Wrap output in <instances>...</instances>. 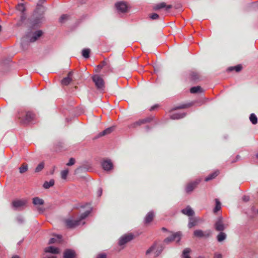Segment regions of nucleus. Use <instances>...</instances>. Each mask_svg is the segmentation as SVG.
Wrapping results in <instances>:
<instances>
[{"label":"nucleus","mask_w":258,"mask_h":258,"mask_svg":"<svg viewBox=\"0 0 258 258\" xmlns=\"http://www.w3.org/2000/svg\"><path fill=\"white\" fill-rule=\"evenodd\" d=\"M18 118L22 123L28 124L34 120L35 114L30 111H28L25 113L23 112L19 113Z\"/></svg>","instance_id":"obj_1"},{"label":"nucleus","mask_w":258,"mask_h":258,"mask_svg":"<svg viewBox=\"0 0 258 258\" xmlns=\"http://www.w3.org/2000/svg\"><path fill=\"white\" fill-rule=\"evenodd\" d=\"M92 80L97 89L101 90L104 89L105 87L104 82L101 76L98 75H95L92 77Z\"/></svg>","instance_id":"obj_2"},{"label":"nucleus","mask_w":258,"mask_h":258,"mask_svg":"<svg viewBox=\"0 0 258 258\" xmlns=\"http://www.w3.org/2000/svg\"><path fill=\"white\" fill-rule=\"evenodd\" d=\"M163 249V248L161 245L157 247V244L154 243L146 251V254L148 255L151 252H154L155 256L157 257L162 252Z\"/></svg>","instance_id":"obj_3"},{"label":"nucleus","mask_w":258,"mask_h":258,"mask_svg":"<svg viewBox=\"0 0 258 258\" xmlns=\"http://www.w3.org/2000/svg\"><path fill=\"white\" fill-rule=\"evenodd\" d=\"M181 235V233L180 232L174 233L172 234L171 236L166 238L164 241L166 243H168L173 241H176L178 242L180 240Z\"/></svg>","instance_id":"obj_4"},{"label":"nucleus","mask_w":258,"mask_h":258,"mask_svg":"<svg viewBox=\"0 0 258 258\" xmlns=\"http://www.w3.org/2000/svg\"><path fill=\"white\" fill-rule=\"evenodd\" d=\"M195 236L199 238H208L211 235V231L210 230L203 231L202 230H196L194 232Z\"/></svg>","instance_id":"obj_5"},{"label":"nucleus","mask_w":258,"mask_h":258,"mask_svg":"<svg viewBox=\"0 0 258 258\" xmlns=\"http://www.w3.org/2000/svg\"><path fill=\"white\" fill-rule=\"evenodd\" d=\"M200 180H197L195 181L188 183L185 187V191L187 194L191 193L197 186L200 183Z\"/></svg>","instance_id":"obj_6"},{"label":"nucleus","mask_w":258,"mask_h":258,"mask_svg":"<svg viewBox=\"0 0 258 258\" xmlns=\"http://www.w3.org/2000/svg\"><path fill=\"white\" fill-rule=\"evenodd\" d=\"M152 119V118L151 117H147L146 118L139 119V120L132 123L130 125V127L136 128L142 124L150 122Z\"/></svg>","instance_id":"obj_7"},{"label":"nucleus","mask_w":258,"mask_h":258,"mask_svg":"<svg viewBox=\"0 0 258 258\" xmlns=\"http://www.w3.org/2000/svg\"><path fill=\"white\" fill-rule=\"evenodd\" d=\"M134 238V236L132 234H128L122 236L119 240L118 244L120 246H122L132 240Z\"/></svg>","instance_id":"obj_8"},{"label":"nucleus","mask_w":258,"mask_h":258,"mask_svg":"<svg viewBox=\"0 0 258 258\" xmlns=\"http://www.w3.org/2000/svg\"><path fill=\"white\" fill-rule=\"evenodd\" d=\"M115 7L118 11L121 13H125L128 11V6L125 2H118L115 4Z\"/></svg>","instance_id":"obj_9"},{"label":"nucleus","mask_w":258,"mask_h":258,"mask_svg":"<svg viewBox=\"0 0 258 258\" xmlns=\"http://www.w3.org/2000/svg\"><path fill=\"white\" fill-rule=\"evenodd\" d=\"M226 227L223 223L222 218L220 217L215 224V228L218 231H222L225 230Z\"/></svg>","instance_id":"obj_10"},{"label":"nucleus","mask_w":258,"mask_h":258,"mask_svg":"<svg viewBox=\"0 0 258 258\" xmlns=\"http://www.w3.org/2000/svg\"><path fill=\"white\" fill-rule=\"evenodd\" d=\"M65 222L66 226L70 228H75L80 224V220H78L68 219L66 220Z\"/></svg>","instance_id":"obj_11"},{"label":"nucleus","mask_w":258,"mask_h":258,"mask_svg":"<svg viewBox=\"0 0 258 258\" xmlns=\"http://www.w3.org/2000/svg\"><path fill=\"white\" fill-rule=\"evenodd\" d=\"M43 34V32L41 30H38L35 31L34 33L32 34V36L30 37V36H28V37H30L29 41L31 42H34L36 40H37Z\"/></svg>","instance_id":"obj_12"},{"label":"nucleus","mask_w":258,"mask_h":258,"mask_svg":"<svg viewBox=\"0 0 258 258\" xmlns=\"http://www.w3.org/2000/svg\"><path fill=\"white\" fill-rule=\"evenodd\" d=\"M102 167L104 170L109 171L112 169L113 164L111 160H106L102 162Z\"/></svg>","instance_id":"obj_13"},{"label":"nucleus","mask_w":258,"mask_h":258,"mask_svg":"<svg viewBox=\"0 0 258 258\" xmlns=\"http://www.w3.org/2000/svg\"><path fill=\"white\" fill-rule=\"evenodd\" d=\"M172 8V6L171 5H166L165 3L162 2L160 4H158L156 5L154 7V10L155 11L158 10L159 9H162V8H165L166 10H168L169 9H170Z\"/></svg>","instance_id":"obj_14"},{"label":"nucleus","mask_w":258,"mask_h":258,"mask_svg":"<svg viewBox=\"0 0 258 258\" xmlns=\"http://www.w3.org/2000/svg\"><path fill=\"white\" fill-rule=\"evenodd\" d=\"M75 252L70 249H66L63 252V258H75Z\"/></svg>","instance_id":"obj_15"},{"label":"nucleus","mask_w":258,"mask_h":258,"mask_svg":"<svg viewBox=\"0 0 258 258\" xmlns=\"http://www.w3.org/2000/svg\"><path fill=\"white\" fill-rule=\"evenodd\" d=\"M181 212L183 214L189 217L192 216L195 214L193 210L188 206L186 208L182 209Z\"/></svg>","instance_id":"obj_16"},{"label":"nucleus","mask_w":258,"mask_h":258,"mask_svg":"<svg viewBox=\"0 0 258 258\" xmlns=\"http://www.w3.org/2000/svg\"><path fill=\"white\" fill-rule=\"evenodd\" d=\"M45 252L57 254L59 252V250L58 248L50 246L45 248Z\"/></svg>","instance_id":"obj_17"},{"label":"nucleus","mask_w":258,"mask_h":258,"mask_svg":"<svg viewBox=\"0 0 258 258\" xmlns=\"http://www.w3.org/2000/svg\"><path fill=\"white\" fill-rule=\"evenodd\" d=\"M26 202L24 200H17L13 202V206L15 208H20L25 205Z\"/></svg>","instance_id":"obj_18"},{"label":"nucleus","mask_w":258,"mask_h":258,"mask_svg":"<svg viewBox=\"0 0 258 258\" xmlns=\"http://www.w3.org/2000/svg\"><path fill=\"white\" fill-rule=\"evenodd\" d=\"M114 128H115V127L113 126L108 127L106 129H105V130H104L103 132H101L99 134V136L101 137V136H103L109 134L114 131Z\"/></svg>","instance_id":"obj_19"},{"label":"nucleus","mask_w":258,"mask_h":258,"mask_svg":"<svg viewBox=\"0 0 258 258\" xmlns=\"http://www.w3.org/2000/svg\"><path fill=\"white\" fill-rule=\"evenodd\" d=\"M199 220L197 218H192L190 217L189 218V222L188 224V226L189 228L196 226Z\"/></svg>","instance_id":"obj_20"},{"label":"nucleus","mask_w":258,"mask_h":258,"mask_svg":"<svg viewBox=\"0 0 258 258\" xmlns=\"http://www.w3.org/2000/svg\"><path fill=\"white\" fill-rule=\"evenodd\" d=\"M154 217V214L152 212H149L145 217V221L146 223L151 222Z\"/></svg>","instance_id":"obj_21"},{"label":"nucleus","mask_w":258,"mask_h":258,"mask_svg":"<svg viewBox=\"0 0 258 258\" xmlns=\"http://www.w3.org/2000/svg\"><path fill=\"white\" fill-rule=\"evenodd\" d=\"M219 173V171L218 170H216L213 172L212 173L209 174L208 176H207L205 179V180L206 181H208L210 180H212L214 178H215Z\"/></svg>","instance_id":"obj_22"},{"label":"nucleus","mask_w":258,"mask_h":258,"mask_svg":"<svg viewBox=\"0 0 258 258\" xmlns=\"http://www.w3.org/2000/svg\"><path fill=\"white\" fill-rule=\"evenodd\" d=\"M33 203L35 205H42L44 204V201L38 197L33 198Z\"/></svg>","instance_id":"obj_23"},{"label":"nucleus","mask_w":258,"mask_h":258,"mask_svg":"<svg viewBox=\"0 0 258 258\" xmlns=\"http://www.w3.org/2000/svg\"><path fill=\"white\" fill-rule=\"evenodd\" d=\"M190 92L191 93H201L203 92V89L200 86L193 87L190 88Z\"/></svg>","instance_id":"obj_24"},{"label":"nucleus","mask_w":258,"mask_h":258,"mask_svg":"<svg viewBox=\"0 0 258 258\" xmlns=\"http://www.w3.org/2000/svg\"><path fill=\"white\" fill-rule=\"evenodd\" d=\"M61 236L60 235H57L56 237H53L50 238L49 241V244H52L54 243L60 242V239Z\"/></svg>","instance_id":"obj_25"},{"label":"nucleus","mask_w":258,"mask_h":258,"mask_svg":"<svg viewBox=\"0 0 258 258\" xmlns=\"http://www.w3.org/2000/svg\"><path fill=\"white\" fill-rule=\"evenodd\" d=\"M185 116V113H174L171 115V118L172 119H178L183 118Z\"/></svg>","instance_id":"obj_26"},{"label":"nucleus","mask_w":258,"mask_h":258,"mask_svg":"<svg viewBox=\"0 0 258 258\" xmlns=\"http://www.w3.org/2000/svg\"><path fill=\"white\" fill-rule=\"evenodd\" d=\"M54 184V180L51 179L49 182L45 181L43 184V187L46 189H48L49 187L52 186Z\"/></svg>","instance_id":"obj_27"},{"label":"nucleus","mask_w":258,"mask_h":258,"mask_svg":"<svg viewBox=\"0 0 258 258\" xmlns=\"http://www.w3.org/2000/svg\"><path fill=\"white\" fill-rule=\"evenodd\" d=\"M217 240L219 242H222L223 240H224L226 238V234L223 232H221L218 235H217Z\"/></svg>","instance_id":"obj_28"},{"label":"nucleus","mask_w":258,"mask_h":258,"mask_svg":"<svg viewBox=\"0 0 258 258\" xmlns=\"http://www.w3.org/2000/svg\"><path fill=\"white\" fill-rule=\"evenodd\" d=\"M241 69H242V66L241 65H237L235 67H229L227 70L228 71H235L236 72H239L241 70Z\"/></svg>","instance_id":"obj_29"},{"label":"nucleus","mask_w":258,"mask_h":258,"mask_svg":"<svg viewBox=\"0 0 258 258\" xmlns=\"http://www.w3.org/2000/svg\"><path fill=\"white\" fill-rule=\"evenodd\" d=\"M216 206L214 209V212L216 213L221 209V204L218 199H215Z\"/></svg>","instance_id":"obj_30"},{"label":"nucleus","mask_w":258,"mask_h":258,"mask_svg":"<svg viewBox=\"0 0 258 258\" xmlns=\"http://www.w3.org/2000/svg\"><path fill=\"white\" fill-rule=\"evenodd\" d=\"M72 81V79L70 77H66L61 81V83L63 85H68Z\"/></svg>","instance_id":"obj_31"},{"label":"nucleus","mask_w":258,"mask_h":258,"mask_svg":"<svg viewBox=\"0 0 258 258\" xmlns=\"http://www.w3.org/2000/svg\"><path fill=\"white\" fill-rule=\"evenodd\" d=\"M28 170V165L26 163H23L19 168V172L20 173H24Z\"/></svg>","instance_id":"obj_32"},{"label":"nucleus","mask_w":258,"mask_h":258,"mask_svg":"<svg viewBox=\"0 0 258 258\" xmlns=\"http://www.w3.org/2000/svg\"><path fill=\"white\" fill-rule=\"evenodd\" d=\"M249 119L250 121L252 122V123L253 124H255L257 122V118L256 116V115L253 113L250 114L249 116Z\"/></svg>","instance_id":"obj_33"},{"label":"nucleus","mask_w":258,"mask_h":258,"mask_svg":"<svg viewBox=\"0 0 258 258\" xmlns=\"http://www.w3.org/2000/svg\"><path fill=\"white\" fill-rule=\"evenodd\" d=\"M190 252V249L189 248H186L183 251V256L184 258H191L189 255L188 253Z\"/></svg>","instance_id":"obj_34"},{"label":"nucleus","mask_w":258,"mask_h":258,"mask_svg":"<svg viewBox=\"0 0 258 258\" xmlns=\"http://www.w3.org/2000/svg\"><path fill=\"white\" fill-rule=\"evenodd\" d=\"M90 50L89 49H84L82 50V55L86 58H89Z\"/></svg>","instance_id":"obj_35"},{"label":"nucleus","mask_w":258,"mask_h":258,"mask_svg":"<svg viewBox=\"0 0 258 258\" xmlns=\"http://www.w3.org/2000/svg\"><path fill=\"white\" fill-rule=\"evenodd\" d=\"M106 64V62L105 61H102L101 63L97 66V68L95 70L96 72H99L100 70L102 69V68Z\"/></svg>","instance_id":"obj_36"},{"label":"nucleus","mask_w":258,"mask_h":258,"mask_svg":"<svg viewBox=\"0 0 258 258\" xmlns=\"http://www.w3.org/2000/svg\"><path fill=\"white\" fill-rule=\"evenodd\" d=\"M90 213V211H87L85 212L84 213H82L79 219L78 220H80V222L81 220H82L84 219H85V218H86L89 215Z\"/></svg>","instance_id":"obj_37"},{"label":"nucleus","mask_w":258,"mask_h":258,"mask_svg":"<svg viewBox=\"0 0 258 258\" xmlns=\"http://www.w3.org/2000/svg\"><path fill=\"white\" fill-rule=\"evenodd\" d=\"M44 167V164L43 162H41L40 164L38 165V166L35 168V172H39L41 171Z\"/></svg>","instance_id":"obj_38"},{"label":"nucleus","mask_w":258,"mask_h":258,"mask_svg":"<svg viewBox=\"0 0 258 258\" xmlns=\"http://www.w3.org/2000/svg\"><path fill=\"white\" fill-rule=\"evenodd\" d=\"M68 173H69L68 169H66V170H62L60 173L61 178L63 179H66L68 176Z\"/></svg>","instance_id":"obj_39"},{"label":"nucleus","mask_w":258,"mask_h":258,"mask_svg":"<svg viewBox=\"0 0 258 258\" xmlns=\"http://www.w3.org/2000/svg\"><path fill=\"white\" fill-rule=\"evenodd\" d=\"M190 76L191 77V79L194 80H197L199 78L198 74L195 72H192L190 73Z\"/></svg>","instance_id":"obj_40"},{"label":"nucleus","mask_w":258,"mask_h":258,"mask_svg":"<svg viewBox=\"0 0 258 258\" xmlns=\"http://www.w3.org/2000/svg\"><path fill=\"white\" fill-rule=\"evenodd\" d=\"M17 9L18 11H19L21 12H24L25 10V7L23 4H21L18 5V6L17 7Z\"/></svg>","instance_id":"obj_41"},{"label":"nucleus","mask_w":258,"mask_h":258,"mask_svg":"<svg viewBox=\"0 0 258 258\" xmlns=\"http://www.w3.org/2000/svg\"><path fill=\"white\" fill-rule=\"evenodd\" d=\"M68 18V16L67 15H62L59 19L60 23H63Z\"/></svg>","instance_id":"obj_42"},{"label":"nucleus","mask_w":258,"mask_h":258,"mask_svg":"<svg viewBox=\"0 0 258 258\" xmlns=\"http://www.w3.org/2000/svg\"><path fill=\"white\" fill-rule=\"evenodd\" d=\"M75 163V159L73 158H71L69 160L68 163H67V166H72L74 165Z\"/></svg>","instance_id":"obj_43"},{"label":"nucleus","mask_w":258,"mask_h":258,"mask_svg":"<svg viewBox=\"0 0 258 258\" xmlns=\"http://www.w3.org/2000/svg\"><path fill=\"white\" fill-rule=\"evenodd\" d=\"M159 17V15L156 13H153L152 15H151V16H150V18L152 20L157 19H158Z\"/></svg>","instance_id":"obj_44"},{"label":"nucleus","mask_w":258,"mask_h":258,"mask_svg":"<svg viewBox=\"0 0 258 258\" xmlns=\"http://www.w3.org/2000/svg\"><path fill=\"white\" fill-rule=\"evenodd\" d=\"M96 258H106V255L104 253H100L97 255Z\"/></svg>","instance_id":"obj_45"},{"label":"nucleus","mask_w":258,"mask_h":258,"mask_svg":"<svg viewBox=\"0 0 258 258\" xmlns=\"http://www.w3.org/2000/svg\"><path fill=\"white\" fill-rule=\"evenodd\" d=\"M214 258H222V255L220 253H215Z\"/></svg>","instance_id":"obj_46"},{"label":"nucleus","mask_w":258,"mask_h":258,"mask_svg":"<svg viewBox=\"0 0 258 258\" xmlns=\"http://www.w3.org/2000/svg\"><path fill=\"white\" fill-rule=\"evenodd\" d=\"M190 105H187V104H184V105H182L181 106H178L176 108L177 109H180V108H187L188 107V106H189Z\"/></svg>","instance_id":"obj_47"},{"label":"nucleus","mask_w":258,"mask_h":258,"mask_svg":"<svg viewBox=\"0 0 258 258\" xmlns=\"http://www.w3.org/2000/svg\"><path fill=\"white\" fill-rule=\"evenodd\" d=\"M73 71H71V72H70L68 73V76H67V77H70V78H71V77H72V76L73 75Z\"/></svg>","instance_id":"obj_48"},{"label":"nucleus","mask_w":258,"mask_h":258,"mask_svg":"<svg viewBox=\"0 0 258 258\" xmlns=\"http://www.w3.org/2000/svg\"><path fill=\"white\" fill-rule=\"evenodd\" d=\"M243 200L244 201H248V197H245H245H244L243 198Z\"/></svg>","instance_id":"obj_49"},{"label":"nucleus","mask_w":258,"mask_h":258,"mask_svg":"<svg viewBox=\"0 0 258 258\" xmlns=\"http://www.w3.org/2000/svg\"><path fill=\"white\" fill-rule=\"evenodd\" d=\"M102 189L100 188L99 189L98 192H99V196H100L102 194Z\"/></svg>","instance_id":"obj_50"},{"label":"nucleus","mask_w":258,"mask_h":258,"mask_svg":"<svg viewBox=\"0 0 258 258\" xmlns=\"http://www.w3.org/2000/svg\"><path fill=\"white\" fill-rule=\"evenodd\" d=\"M157 107V106H152L151 109H150V110H153L155 108Z\"/></svg>","instance_id":"obj_51"},{"label":"nucleus","mask_w":258,"mask_h":258,"mask_svg":"<svg viewBox=\"0 0 258 258\" xmlns=\"http://www.w3.org/2000/svg\"><path fill=\"white\" fill-rule=\"evenodd\" d=\"M12 258H20V257L18 255H14V256H12Z\"/></svg>","instance_id":"obj_52"},{"label":"nucleus","mask_w":258,"mask_h":258,"mask_svg":"<svg viewBox=\"0 0 258 258\" xmlns=\"http://www.w3.org/2000/svg\"><path fill=\"white\" fill-rule=\"evenodd\" d=\"M162 230L164 231H167V229L164 228V227H163L162 228Z\"/></svg>","instance_id":"obj_53"},{"label":"nucleus","mask_w":258,"mask_h":258,"mask_svg":"<svg viewBox=\"0 0 258 258\" xmlns=\"http://www.w3.org/2000/svg\"><path fill=\"white\" fill-rule=\"evenodd\" d=\"M45 258H46V257H45ZM47 258H56V256H51L50 257H47Z\"/></svg>","instance_id":"obj_54"},{"label":"nucleus","mask_w":258,"mask_h":258,"mask_svg":"<svg viewBox=\"0 0 258 258\" xmlns=\"http://www.w3.org/2000/svg\"><path fill=\"white\" fill-rule=\"evenodd\" d=\"M150 128L148 126H146V129H147V131H148L149 130H150Z\"/></svg>","instance_id":"obj_55"},{"label":"nucleus","mask_w":258,"mask_h":258,"mask_svg":"<svg viewBox=\"0 0 258 258\" xmlns=\"http://www.w3.org/2000/svg\"><path fill=\"white\" fill-rule=\"evenodd\" d=\"M1 29H2V27H1V26L0 25V31H1Z\"/></svg>","instance_id":"obj_56"},{"label":"nucleus","mask_w":258,"mask_h":258,"mask_svg":"<svg viewBox=\"0 0 258 258\" xmlns=\"http://www.w3.org/2000/svg\"><path fill=\"white\" fill-rule=\"evenodd\" d=\"M239 157V156L238 155H237V157H236L237 158H238Z\"/></svg>","instance_id":"obj_57"},{"label":"nucleus","mask_w":258,"mask_h":258,"mask_svg":"<svg viewBox=\"0 0 258 258\" xmlns=\"http://www.w3.org/2000/svg\"><path fill=\"white\" fill-rule=\"evenodd\" d=\"M256 157L258 158V153L256 154Z\"/></svg>","instance_id":"obj_58"}]
</instances>
